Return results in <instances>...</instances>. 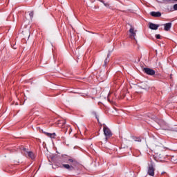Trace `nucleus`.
Wrapping results in <instances>:
<instances>
[{"instance_id": "obj_8", "label": "nucleus", "mask_w": 177, "mask_h": 177, "mask_svg": "<svg viewBox=\"0 0 177 177\" xmlns=\"http://www.w3.org/2000/svg\"><path fill=\"white\" fill-rule=\"evenodd\" d=\"M26 153H27L28 157L29 158H31V160L35 159V155L34 154V153L32 151H26Z\"/></svg>"}, {"instance_id": "obj_12", "label": "nucleus", "mask_w": 177, "mask_h": 177, "mask_svg": "<svg viewBox=\"0 0 177 177\" xmlns=\"http://www.w3.org/2000/svg\"><path fill=\"white\" fill-rule=\"evenodd\" d=\"M29 16L30 17L32 18L34 17V12L31 11L30 13H29Z\"/></svg>"}, {"instance_id": "obj_2", "label": "nucleus", "mask_w": 177, "mask_h": 177, "mask_svg": "<svg viewBox=\"0 0 177 177\" xmlns=\"http://www.w3.org/2000/svg\"><path fill=\"white\" fill-rule=\"evenodd\" d=\"M103 131H104V135L106 136V139H109V138H111V136H113L111 130H110L109 127L104 126L103 128Z\"/></svg>"}, {"instance_id": "obj_3", "label": "nucleus", "mask_w": 177, "mask_h": 177, "mask_svg": "<svg viewBox=\"0 0 177 177\" xmlns=\"http://www.w3.org/2000/svg\"><path fill=\"white\" fill-rule=\"evenodd\" d=\"M142 71L147 74V75H154L156 74V71L150 68H144Z\"/></svg>"}, {"instance_id": "obj_15", "label": "nucleus", "mask_w": 177, "mask_h": 177, "mask_svg": "<svg viewBox=\"0 0 177 177\" xmlns=\"http://www.w3.org/2000/svg\"><path fill=\"white\" fill-rule=\"evenodd\" d=\"M156 38H157V39H161V35H156Z\"/></svg>"}, {"instance_id": "obj_1", "label": "nucleus", "mask_w": 177, "mask_h": 177, "mask_svg": "<svg viewBox=\"0 0 177 177\" xmlns=\"http://www.w3.org/2000/svg\"><path fill=\"white\" fill-rule=\"evenodd\" d=\"M63 162H66L67 164L60 165L59 167L65 168V169H68V171H74L75 169V167L78 165V162L77 160L70 156L64 157Z\"/></svg>"}, {"instance_id": "obj_23", "label": "nucleus", "mask_w": 177, "mask_h": 177, "mask_svg": "<svg viewBox=\"0 0 177 177\" xmlns=\"http://www.w3.org/2000/svg\"><path fill=\"white\" fill-rule=\"evenodd\" d=\"M115 78H117V77H116V76H115Z\"/></svg>"}, {"instance_id": "obj_10", "label": "nucleus", "mask_w": 177, "mask_h": 177, "mask_svg": "<svg viewBox=\"0 0 177 177\" xmlns=\"http://www.w3.org/2000/svg\"><path fill=\"white\" fill-rule=\"evenodd\" d=\"M160 125L162 128H165V129H167V127H168V124L164 120L160 122Z\"/></svg>"}, {"instance_id": "obj_5", "label": "nucleus", "mask_w": 177, "mask_h": 177, "mask_svg": "<svg viewBox=\"0 0 177 177\" xmlns=\"http://www.w3.org/2000/svg\"><path fill=\"white\" fill-rule=\"evenodd\" d=\"M129 32L131 34V38H133V39H135V37H136V31H135V29L133 27L129 29Z\"/></svg>"}, {"instance_id": "obj_16", "label": "nucleus", "mask_w": 177, "mask_h": 177, "mask_svg": "<svg viewBox=\"0 0 177 177\" xmlns=\"http://www.w3.org/2000/svg\"><path fill=\"white\" fill-rule=\"evenodd\" d=\"M149 86L148 85H146V86H144L143 87H142V88L143 89H149Z\"/></svg>"}, {"instance_id": "obj_13", "label": "nucleus", "mask_w": 177, "mask_h": 177, "mask_svg": "<svg viewBox=\"0 0 177 177\" xmlns=\"http://www.w3.org/2000/svg\"><path fill=\"white\" fill-rule=\"evenodd\" d=\"M103 4L104 5V6H106V8H109L110 6V4L109 3H103Z\"/></svg>"}, {"instance_id": "obj_6", "label": "nucleus", "mask_w": 177, "mask_h": 177, "mask_svg": "<svg viewBox=\"0 0 177 177\" xmlns=\"http://www.w3.org/2000/svg\"><path fill=\"white\" fill-rule=\"evenodd\" d=\"M151 16L153 17H161V13L160 12H150Z\"/></svg>"}, {"instance_id": "obj_24", "label": "nucleus", "mask_w": 177, "mask_h": 177, "mask_svg": "<svg viewBox=\"0 0 177 177\" xmlns=\"http://www.w3.org/2000/svg\"><path fill=\"white\" fill-rule=\"evenodd\" d=\"M174 1H177V0H174Z\"/></svg>"}, {"instance_id": "obj_7", "label": "nucleus", "mask_w": 177, "mask_h": 177, "mask_svg": "<svg viewBox=\"0 0 177 177\" xmlns=\"http://www.w3.org/2000/svg\"><path fill=\"white\" fill-rule=\"evenodd\" d=\"M158 27H160L159 25H157V24H153V23L149 24V28L151 30H158Z\"/></svg>"}, {"instance_id": "obj_4", "label": "nucleus", "mask_w": 177, "mask_h": 177, "mask_svg": "<svg viewBox=\"0 0 177 177\" xmlns=\"http://www.w3.org/2000/svg\"><path fill=\"white\" fill-rule=\"evenodd\" d=\"M154 171H156V169H154L153 164L149 165L147 171L148 175H149V176H154Z\"/></svg>"}, {"instance_id": "obj_20", "label": "nucleus", "mask_w": 177, "mask_h": 177, "mask_svg": "<svg viewBox=\"0 0 177 177\" xmlns=\"http://www.w3.org/2000/svg\"><path fill=\"white\" fill-rule=\"evenodd\" d=\"M100 2H102V3H104V1L103 0H98Z\"/></svg>"}, {"instance_id": "obj_9", "label": "nucleus", "mask_w": 177, "mask_h": 177, "mask_svg": "<svg viewBox=\"0 0 177 177\" xmlns=\"http://www.w3.org/2000/svg\"><path fill=\"white\" fill-rule=\"evenodd\" d=\"M165 31H169L171 29V27H172V24L171 23H167L165 25Z\"/></svg>"}, {"instance_id": "obj_18", "label": "nucleus", "mask_w": 177, "mask_h": 177, "mask_svg": "<svg viewBox=\"0 0 177 177\" xmlns=\"http://www.w3.org/2000/svg\"><path fill=\"white\" fill-rule=\"evenodd\" d=\"M109 62V60L107 59V58L104 60V66H106V64H107V63Z\"/></svg>"}, {"instance_id": "obj_19", "label": "nucleus", "mask_w": 177, "mask_h": 177, "mask_svg": "<svg viewBox=\"0 0 177 177\" xmlns=\"http://www.w3.org/2000/svg\"><path fill=\"white\" fill-rule=\"evenodd\" d=\"M46 134L48 136V138H50L52 136V133H46Z\"/></svg>"}, {"instance_id": "obj_11", "label": "nucleus", "mask_w": 177, "mask_h": 177, "mask_svg": "<svg viewBox=\"0 0 177 177\" xmlns=\"http://www.w3.org/2000/svg\"><path fill=\"white\" fill-rule=\"evenodd\" d=\"M135 142H142V139L139 137H136Z\"/></svg>"}, {"instance_id": "obj_17", "label": "nucleus", "mask_w": 177, "mask_h": 177, "mask_svg": "<svg viewBox=\"0 0 177 177\" xmlns=\"http://www.w3.org/2000/svg\"><path fill=\"white\" fill-rule=\"evenodd\" d=\"M174 10H177V4L174 6Z\"/></svg>"}, {"instance_id": "obj_14", "label": "nucleus", "mask_w": 177, "mask_h": 177, "mask_svg": "<svg viewBox=\"0 0 177 177\" xmlns=\"http://www.w3.org/2000/svg\"><path fill=\"white\" fill-rule=\"evenodd\" d=\"M50 138H53V139H55V138H56V133H51V137Z\"/></svg>"}, {"instance_id": "obj_21", "label": "nucleus", "mask_w": 177, "mask_h": 177, "mask_svg": "<svg viewBox=\"0 0 177 177\" xmlns=\"http://www.w3.org/2000/svg\"><path fill=\"white\" fill-rule=\"evenodd\" d=\"M24 151H26L27 149L23 148Z\"/></svg>"}, {"instance_id": "obj_22", "label": "nucleus", "mask_w": 177, "mask_h": 177, "mask_svg": "<svg viewBox=\"0 0 177 177\" xmlns=\"http://www.w3.org/2000/svg\"><path fill=\"white\" fill-rule=\"evenodd\" d=\"M70 130H71V128H70V127H68Z\"/></svg>"}]
</instances>
